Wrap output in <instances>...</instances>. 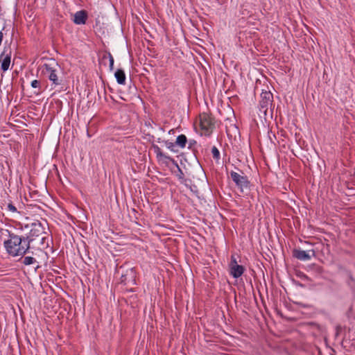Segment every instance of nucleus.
I'll return each mask as SVG.
<instances>
[{
    "label": "nucleus",
    "mask_w": 355,
    "mask_h": 355,
    "mask_svg": "<svg viewBox=\"0 0 355 355\" xmlns=\"http://www.w3.org/2000/svg\"><path fill=\"white\" fill-rule=\"evenodd\" d=\"M3 247L7 254L12 257H23L31 246L24 236L8 232V237L3 241Z\"/></svg>",
    "instance_id": "obj_1"
},
{
    "label": "nucleus",
    "mask_w": 355,
    "mask_h": 355,
    "mask_svg": "<svg viewBox=\"0 0 355 355\" xmlns=\"http://www.w3.org/2000/svg\"><path fill=\"white\" fill-rule=\"evenodd\" d=\"M22 230H27L28 232H24V238L28 241L29 245L33 241L35 237L40 236L43 233V228L40 223H31L21 225Z\"/></svg>",
    "instance_id": "obj_2"
},
{
    "label": "nucleus",
    "mask_w": 355,
    "mask_h": 355,
    "mask_svg": "<svg viewBox=\"0 0 355 355\" xmlns=\"http://www.w3.org/2000/svg\"><path fill=\"white\" fill-rule=\"evenodd\" d=\"M43 75L48 78L53 85H59L61 83V80L59 78L60 69L58 64L55 67H51L50 64H45L42 69Z\"/></svg>",
    "instance_id": "obj_3"
},
{
    "label": "nucleus",
    "mask_w": 355,
    "mask_h": 355,
    "mask_svg": "<svg viewBox=\"0 0 355 355\" xmlns=\"http://www.w3.org/2000/svg\"><path fill=\"white\" fill-rule=\"evenodd\" d=\"M199 121L200 126L204 131V134L209 135L214 127L212 118L208 114L202 113L199 116Z\"/></svg>",
    "instance_id": "obj_4"
},
{
    "label": "nucleus",
    "mask_w": 355,
    "mask_h": 355,
    "mask_svg": "<svg viewBox=\"0 0 355 355\" xmlns=\"http://www.w3.org/2000/svg\"><path fill=\"white\" fill-rule=\"evenodd\" d=\"M154 149L159 162L166 166H168L170 163H172L177 167V168H179V166L177 162L170 156L164 154L158 146H155Z\"/></svg>",
    "instance_id": "obj_5"
},
{
    "label": "nucleus",
    "mask_w": 355,
    "mask_h": 355,
    "mask_svg": "<svg viewBox=\"0 0 355 355\" xmlns=\"http://www.w3.org/2000/svg\"><path fill=\"white\" fill-rule=\"evenodd\" d=\"M229 268L230 275H232L234 278H239L243 275L244 272V268L237 263L236 258L234 256H232Z\"/></svg>",
    "instance_id": "obj_6"
},
{
    "label": "nucleus",
    "mask_w": 355,
    "mask_h": 355,
    "mask_svg": "<svg viewBox=\"0 0 355 355\" xmlns=\"http://www.w3.org/2000/svg\"><path fill=\"white\" fill-rule=\"evenodd\" d=\"M230 176L232 180L236 184V186L241 189V191H243L244 189L248 188V181L246 177L241 175L240 174L234 171H232L230 173Z\"/></svg>",
    "instance_id": "obj_7"
},
{
    "label": "nucleus",
    "mask_w": 355,
    "mask_h": 355,
    "mask_svg": "<svg viewBox=\"0 0 355 355\" xmlns=\"http://www.w3.org/2000/svg\"><path fill=\"white\" fill-rule=\"evenodd\" d=\"M11 59V51L8 49H4L0 55V62H1V69L6 71L10 67Z\"/></svg>",
    "instance_id": "obj_8"
},
{
    "label": "nucleus",
    "mask_w": 355,
    "mask_h": 355,
    "mask_svg": "<svg viewBox=\"0 0 355 355\" xmlns=\"http://www.w3.org/2000/svg\"><path fill=\"white\" fill-rule=\"evenodd\" d=\"M261 101H260V106L262 109L267 110L268 106L271 104L272 101V94L270 92H263L261 94ZM265 110L264 112H266Z\"/></svg>",
    "instance_id": "obj_9"
},
{
    "label": "nucleus",
    "mask_w": 355,
    "mask_h": 355,
    "mask_svg": "<svg viewBox=\"0 0 355 355\" xmlns=\"http://www.w3.org/2000/svg\"><path fill=\"white\" fill-rule=\"evenodd\" d=\"M315 252L313 250H296L295 251V257L302 261L310 260L312 255H314Z\"/></svg>",
    "instance_id": "obj_10"
},
{
    "label": "nucleus",
    "mask_w": 355,
    "mask_h": 355,
    "mask_svg": "<svg viewBox=\"0 0 355 355\" xmlns=\"http://www.w3.org/2000/svg\"><path fill=\"white\" fill-rule=\"evenodd\" d=\"M87 19V13L84 10L78 11L74 14L73 22L76 24H85Z\"/></svg>",
    "instance_id": "obj_11"
},
{
    "label": "nucleus",
    "mask_w": 355,
    "mask_h": 355,
    "mask_svg": "<svg viewBox=\"0 0 355 355\" xmlns=\"http://www.w3.org/2000/svg\"><path fill=\"white\" fill-rule=\"evenodd\" d=\"M115 78L116 79V81L120 85H124L125 83V73L123 70L121 69H118L116 72H115Z\"/></svg>",
    "instance_id": "obj_12"
},
{
    "label": "nucleus",
    "mask_w": 355,
    "mask_h": 355,
    "mask_svg": "<svg viewBox=\"0 0 355 355\" xmlns=\"http://www.w3.org/2000/svg\"><path fill=\"white\" fill-rule=\"evenodd\" d=\"M187 142V137L184 135H180L178 136L175 141V144L180 147L181 148H184L186 146Z\"/></svg>",
    "instance_id": "obj_13"
},
{
    "label": "nucleus",
    "mask_w": 355,
    "mask_h": 355,
    "mask_svg": "<svg viewBox=\"0 0 355 355\" xmlns=\"http://www.w3.org/2000/svg\"><path fill=\"white\" fill-rule=\"evenodd\" d=\"M22 263L26 266H29L37 263V261L35 258L27 256L23 259Z\"/></svg>",
    "instance_id": "obj_14"
},
{
    "label": "nucleus",
    "mask_w": 355,
    "mask_h": 355,
    "mask_svg": "<svg viewBox=\"0 0 355 355\" xmlns=\"http://www.w3.org/2000/svg\"><path fill=\"white\" fill-rule=\"evenodd\" d=\"M211 153L214 159H218L220 158V152L216 146L211 148Z\"/></svg>",
    "instance_id": "obj_15"
},
{
    "label": "nucleus",
    "mask_w": 355,
    "mask_h": 355,
    "mask_svg": "<svg viewBox=\"0 0 355 355\" xmlns=\"http://www.w3.org/2000/svg\"><path fill=\"white\" fill-rule=\"evenodd\" d=\"M165 144H166V146L167 147V148H168L170 150H171L172 152H177V150L175 149V143H172V142H170V141H166L165 142Z\"/></svg>",
    "instance_id": "obj_16"
},
{
    "label": "nucleus",
    "mask_w": 355,
    "mask_h": 355,
    "mask_svg": "<svg viewBox=\"0 0 355 355\" xmlns=\"http://www.w3.org/2000/svg\"><path fill=\"white\" fill-rule=\"evenodd\" d=\"M31 85L33 88H40V82L37 80H33L31 82Z\"/></svg>",
    "instance_id": "obj_17"
},
{
    "label": "nucleus",
    "mask_w": 355,
    "mask_h": 355,
    "mask_svg": "<svg viewBox=\"0 0 355 355\" xmlns=\"http://www.w3.org/2000/svg\"><path fill=\"white\" fill-rule=\"evenodd\" d=\"M108 58H109V62H110V68L112 70L114 67V58L110 53L108 54Z\"/></svg>",
    "instance_id": "obj_18"
},
{
    "label": "nucleus",
    "mask_w": 355,
    "mask_h": 355,
    "mask_svg": "<svg viewBox=\"0 0 355 355\" xmlns=\"http://www.w3.org/2000/svg\"><path fill=\"white\" fill-rule=\"evenodd\" d=\"M8 209L13 213L17 212V208L12 204H8Z\"/></svg>",
    "instance_id": "obj_19"
},
{
    "label": "nucleus",
    "mask_w": 355,
    "mask_h": 355,
    "mask_svg": "<svg viewBox=\"0 0 355 355\" xmlns=\"http://www.w3.org/2000/svg\"><path fill=\"white\" fill-rule=\"evenodd\" d=\"M178 169V174L177 175H178V178L180 179V180L184 179V175L183 172L182 171V170L180 169V167Z\"/></svg>",
    "instance_id": "obj_20"
}]
</instances>
